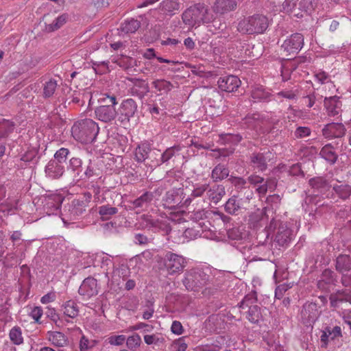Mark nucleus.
<instances>
[{
    "label": "nucleus",
    "instance_id": "obj_30",
    "mask_svg": "<svg viewBox=\"0 0 351 351\" xmlns=\"http://www.w3.org/2000/svg\"><path fill=\"white\" fill-rule=\"evenodd\" d=\"M141 26V23L136 19L125 20L121 23L120 29L125 34L134 33Z\"/></svg>",
    "mask_w": 351,
    "mask_h": 351
},
{
    "label": "nucleus",
    "instance_id": "obj_9",
    "mask_svg": "<svg viewBox=\"0 0 351 351\" xmlns=\"http://www.w3.org/2000/svg\"><path fill=\"white\" fill-rule=\"evenodd\" d=\"M273 154L269 150L263 152H254L250 156V165L258 171H263L267 168V162L271 160Z\"/></svg>",
    "mask_w": 351,
    "mask_h": 351
},
{
    "label": "nucleus",
    "instance_id": "obj_6",
    "mask_svg": "<svg viewBox=\"0 0 351 351\" xmlns=\"http://www.w3.org/2000/svg\"><path fill=\"white\" fill-rule=\"evenodd\" d=\"M304 45V37L301 34L295 33L286 39L281 46L285 56L297 54Z\"/></svg>",
    "mask_w": 351,
    "mask_h": 351
},
{
    "label": "nucleus",
    "instance_id": "obj_26",
    "mask_svg": "<svg viewBox=\"0 0 351 351\" xmlns=\"http://www.w3.org/2000/svg\"><path fill=\"white\" fill-rule=\"evenodd\" d=\"M229 172L228 168L225 165L219 163L213 169L211 178L214 182L221 181L228 178Z\"/></svg>",
    "mask_w": 351,
    "mask_h": 351
},
{
    "label": "nucleus",
    "instance_id": "obj_32",
    "mask_svg": "<svg viewBox=\"0 0 351 351\" xmlns=\"http://www.w3.org/2000/svg\"><path fill=\"white\" fill-rule=\"evenodd\" d=\"M148 157L146 160V165H148L151 168L156 167L160 165V152L156 149H152L148 153Z\"/></svg>",
    "mask_w": 351,
    "mask_h": 351
},
{
    "label": "nucleus",
    "instance_id": "obj_38",
    "mask_svg": "<svg viewBox=\"0 0 351 351\" xmlns=\"http://www.w3.org/2000/svg\"><path fill=\"white\" fill-rule=\"evenodd\" d=\"M165 202L172 207L180 206L182 203L181 195L177 191H169L165 195Z\"/></svg>",
    "mask_w": 351,
    "mask_h": 351
},
{
    "label": "nucleus",
    "instance_id": "obj_20",
    "mask_svg": "<svg viewBox=\"0 0 351 351\" xmlns=\"http://www.w3.org/2000/svg\"><path fill=\"white\" fill-rule=\"evenodd\" d=\"M341 101L337 96L326 97L324 99V106L329 116H335L341 112Z\"/></svg>",
    "mask_w": 351,
    "mask_h": 351
},
{
    "label": "nucleus",
    "instance_id": "obj_45",
    "mask_svg": "<svg viewBox=\"0 0 351 351\" xmlns=\"http://www.w3.org/2000/svg\"><path fill=\"white\" fill-rule=\"evenodd\" d=\"M333 190L341 199H346L351 195V186L348 184L335 185Z\"/></svg>",
    "mask_w": 351,
    "mask_h": 351
},
{
    "label": "nucleus",
    "instance_id": "obj_25",
    "mask_svg": "<svg viewBox=\"0 0 351 351\" xmlns=\"http://www.w3.org/2000/svg\"><path fill=\"white\" fill-rule=\"evenodd\" d=\"M225 194V187L221 184H214L207 191L209 199L215 204L218 203Z\"/></svg>",
    "mask_w": 351,
    "mask_h": 351
},
{
    "label": "nucleus",
    "instance_id": "obj_16",
    "mask_svg": "<svg viewBox=\"0 0 351 351\" xmlns=\"http://www.w3.org/2000/svg\"><path fill=\"white\" fill-rule=\"evenodd\" d=\"M45 172L47 177L51 179H59L64 173V165L50 160L45 167Z\"/></svg>",
    "mask_w": 351,
    "mask_h": 351
},
{
    "label": "nucleus",
    "instance_id": "obj_51",
    "mask_svg": "<svg viewBox=\"0 0 351 351\" xmlns=\"http://www.w3.org/2000/svg\"><path fill=\"white\" fill-rule=\"evenodd\" d=\"M10 340L16 345H20L23 343L21 330L19 327H14L10 332Z\"/></svg>",
    "mask_w": 351,
    "mask_h": 351
},
{
    "label": "nucleus",
    "instance_id": "obj_37",
    "mask_svg": "<svg viewBox=\"0 0 351 351\" xmlns=\"http://www.w3.org/2000/svg\"><path fill=\"white\" fill-rule=\"evenodd\" d=\"M160 9L166 14L173 15V11L180 9V5L174 0H165L160 3Z\"/></svg>",
    "mask_w": 351,
    "mask_h": 351
},
{
    "label": "nucleus",
    "instance_id": "obj_42",
    "mask_svg": "<svg viewBox=\"0 0 351 351\" xmlns=\"http://www.w3.org/2000/svg\"><path fill=\"white\" fill-rule=\"evenodd\" d=\"M141 224L144 228L160 229L162 228V222L158 219H154L149 216L143 215L142 217Z\"/></svg>",
    "mask_w": 351,
    "mask_h": 351
},
{
    "label": "nucleus",
    "instance_id": "obj_62",
    "mask_svg": "<svg viewBox=\"0 0 351 351\" xmlns=\"http://www.w3.org/2000/svg\"><path fill=\"white\" fill-rule=\"evenodd\" d=\"M310 134L311 130L308 127H298L294 132L295 136L298 138L308 136Z\"/></svg>",
    "mask_w": 351,
    "mask_h": 351
},
{
    "label": "nucleus",
    "instance_id": "obj_64",
    "mask_svg": "<svg viewBox=\"0 0 351 351\" xmlns=\"http://www.w3.org/2000/svg\"><path fill=\"white\" fill-rule=\"evenodd\" d=\"M290 288L288 285L282 284L278 285L275 290V296L276 298L280 299L281 298L284 293Z\"/></svg>",
    "mask_w": 351,
    "mask_h": 351
},
{
    "label": "nucleus",
    "instance_id": "obj_1",
    "mask_svg": "<svg viewBox=\"0 0 351 351\" xmlns=\"http://www.w3.org/2000/svg\"><path fill=\"white\" fill-rule=\"evenodd\" d=\"M99 131L98 124L90 119L77 121L71 128L73 137L82 143H90L95 141Z\"/></svg>",
    "mask_w": 351,
    "mask_h": 351
},
{
    "label": "nucleus",
    "instance_id": "obj_44",
    "mask_svg": "<svg viewBox=\"0 0 351 351\" xmlns=\"http://www.w3.org/2000/svg\"><path fill=\"white\" fill-rule=\"evenodd\" d=\"M205 225L204 222L196 223L192 228H188L185 230L184 234L186 238H189L191 239H194L197 237L201 235L200 230H199L200 228H203Z\"/></svg>",
    "mask_w": 351,
    "mask_h": 351
},
{
    "label": "nucleus",
    "instance_id": "obj_34",
    "mask_svg": "<svg viewBox=\"0 0 351 351\" xmlns=\"http://www.w3.org/2000/svg\"><path fill=\"white\" fill-rule=\"evenodd\" d=\"M154 199V194L152 192L147 191L144 193L141 196L136 199L132 204L134 208H143L147 207L149 203H150Z\"/></svg>",
    "mask_w": 351,
    "mask_h": 351
},
{
    "label": "nucleus",
    "instance_id": "obj_15",
    "mask_svg": "<svg viewBox=\"0 0 351 351\" xmlns=\"http://www.w3.org/2000/svg\"><path fill=\"white\" fill-rule=\"evenodd\" d=\"M268 217L264 210H258L252 213L249 217V226L254 230H258L265 227Z\"/></svg>",
    "mask_w": 351,
    "mask_h": 351
},
{
    "label": "nucleus",
    "instance_id": "obj_8",
    "mask_svg": "<svg viewBox=\"0 0 351 351\" xmlns=\"http://www.w3.org/2000/svg\"><path fill=\"white\" fill-rule=\"evenodd\" d=\"M319 310L317 304L306 302L301 310V321L306 326H312L319 316Z\"/></svg>",
    "mask_w": 351,
    "mask_h": 351
},
{
    "label": "nucleus",
    "instance_id": "obj_7",
    "mask_svg": "<svg viewBox=\"0 0 351 351\" xmlns=\"http://www.w3.org/2000/svg\"><path fill=\"white\" fill-rule=\"evenodd\" d=\"M186 259L180 255L167 252L165 256V266L169 274H174L182 271L186 267Z\"/></svg>",
    "mask_w": 351,
    "mask_h": 351
},
{
    "label": "nucleus",
    "instance_id": "obj_41",
    "mask_svg": "<svg viewBox=\"0 0 351 351\" xmlns=\"http://www.w3.org/2000/svg\"><path fill=\"white\" fill-rule=\"evenodd\" d=\"M241 208L239 201L237 197H230L225 204L226 211L230 215H236L237 212Z\"/></svg>",
    "mask_w": 351,
    "mask_h": 351
},
{
    "label": "nucleus",
    "instance_id": "obj_24",
    "mask_svg": "<svg viewBox=\"0 0 351 351\" xmlns=\"http://www.w3.org/2000/svg\"><path fill=\"white\" fill-rule=\"evenodd\" d=\"M134 86L131 88V94L142 99L149 90L148 84L140 79H133Z\"/></svg>",
    "mask_w": 351,
    "mask_h": 351
},
{
    "label": "nucleus",
    "instance_id": "obj_59",
    "mask_svg": "<svg viewBox=\"0 0 351 351\" xmlns=\"http://www.w3.org/2000/svg\"><path fill=\"white\" fill-rule=\"evenodd\" d=\"M278 223V222L273 218L271 220L269 225L268 226L265 225L264 228L262 229L261 233H263L264 236H265V239L269 237L270 232L274 231V230L277 227Z\"/></svg>",
    "mask_w": 351,
    "mask_h": 351
},
{
    "label": "nucleus",
    "instance_id": "obj_23",
    "mask_svg": "<svg viewBox=\"0 0 351 351\" xmlns=\"http://www.w3.org/2000/svg\"><path fill=\"white\" fill-rule=\"evenodd\" d=\"M88 99H89L88 93L74 90L70 95L67 96L64 104L66 106V104L70 105L74 104L82 106Z\"/></svg>",
    "mask_w": 351,
    "mask_h": 351
},
{
    "label": "nucleus",
    "instance_id": "obj_17",
    "mask_svg": "<svg viewBox=\"0 0 351 351\" xmlns=\"http://www.w3.org/2000/svg\"><path fill=\"white\" fill-rule=\"evenodd\" d=\"M78 292L80 295L90 298L97 294V280L88 277L86 278L79 288Z\"/></svg>",
    "mask_w": 351,
    "mask_h": 351
},
{
    "label": "nucleus",
    "instance_id": "obj_13",
    "mask_svg": "<svg viewBox=\"0 0 351 351\" xmlns=\"http://www.w3.org/2000/svg\"><path fill=\"white\" fill-rule=\"evenodd\" d=\"M237 7V0H216L212 5V10L221 16L236 10Z\"/></svg>",
    "mask_w": 351,
    "mask_h": 351
},
{
    "label": "nucleus",
    "instance_id": "obj_63",
    "mask_svg": "<svg viewBox=\"0 0 351 351\" xmlns=\"http://www.w3.org/2000/svg\"><path fill=\"white\" fill-rule=\"evenodd\" d=\"M208 188V184H201L193 190L191 196L193 197H201L204 193L207 191Z\"/></svg>",
    "mask_w": 351,
    "mask_h": 351
},
{
    "label": "nucleus",
    "instance_id": "obj_49",
    "mask_svg": "<svg viewBox=\"0 0 351 351\" xmlns=\"http://www.w3.org/2000/svg\"><path fill=\"white\" fill-rule=\"evenodd\" d=\"M144 341L147 345H160L164 343L165 338L161 334L146 335Z\"/></svg>",
    "mask_w": 351,
    "mask_h": 351
},
{
    "label": "nucleus",
    "instance_id": "obj_27",
    "mask_svg": "<svg viewBox=\"0 0 351 351\" xmlns=\"http://www.w3.org/2000/svg\"><path fill=\"white\" fill-rule=\"evenodd\" d=\"M309 185L320 193H324L329 189L328 182L324 177H315L309 180Z\"/></svg>",
    "mask_w": 351,
    "mask_h": 351
},
{
    "label": "nucleus",
    "instance_id": "obj_47",
    "mask_svg": "<svg viewBox=\"0 0 351 351\" xmlns=\"http://www.w3.org/2000/svg\"><path fill=\"white\" fill-rule=\"evenodd\" d=\"M14 128L13 122L4 119L0 123V138L7 137L13 131Z\"/></svg>",
    "mask_w": 351,
    "mask_h": 351
},
{
    "label": "nucleus",
    "instance_id": "obj_60",
    "mask_svg": "<svg viewBox=\"0 0 351 351\" xmlns=\"http://www.w3.org/2000/svg\"><path fill=\"white\" fill-rule=\"evenodd\" d=\"M322 281L326 284H330L333 282V271L329 269H325L322 274V280L319 281L318 285H320Z\"/></svg>",
    "mask_w": 351,
    "mask_h": 351
},
{
    "label": "nucleus",
    "instance_id": "obj_39",
    "mask_svg": "<svg viewBox=\"0 0 351 351\" xmlns=\"http://www.w3.org/2000/svg\"><path fill=\"white\" fill-rule=\"evenodd\" d=\"M98 213L103 220H108L111 216L118 213V209L116 207H112L107 204L99 206Z\"/></svg>",
    "mask_w": 351,
    "mask_h": 351
},
{
    "label": "nucleus",
    "instance_id": "obj_53",
    "mask_svg": "<svg viewBox=\"0 0 351 351\" xmlns=\"http://www.w3.org/2000/svg\"><path fill=\"white\" fill-rule=\"evenodd\" d=\"M327 329H329V338L330 342H333L336 344L335 341H339V339L342 337L341 334V328L339 326H335L333 327L326 326Z\"/></svg>",
    "mask_w": 351,
    "mask_h": 351
},
{
    "label": "nucleus",
    "instance_id": "obj_10",
    "mask_svg": "<svg viewBox=\"0 0 351 351\" xmlns=\"http://www.w3.org/2000/svg\"><path fill=\"white\" fill-rule=\"evenodd\" d=\"M96 118L104 123H112L117 116V112L113 105H101L95 110Z\"/></svg>",
    "mask_w": 351,
    "mask_h": 351
},
{
    "label": "nucleus",
    "instance_id": "obj_56",
    "mask_svg": "<svg viewBox=\"0 0 351 351\" xmlns=\"http://www.w3.org/2000/svg\"><path fill=\"white\" fill-rule=\"evenodd\" d=\"M256 300L257 298L256 296V292L247 294L241 302L239 306L243 309L247 306H250V305H254V303H255Z\"/></svg>",
    "mask_w": 351,
    "mask_h": 351
},
{
    "label": "nucleus",
    "instance_id": "obj_54",
    "mask_svg": "<svg viewBox=\"0 0 351 351\" xmlns=\"http://www.w3.org/2000/svg\"><path fill=\"white\" fill-rule=\"evenodd\" d=\"M153 85L158 90H165L169 91L171 90L173 85L172 84L165 80H157L153 82Z\"/></svg>",
    "mask_w": 351,
    "mask_h": 351
},
{
    "label": "nucleus",
    "instance_id": "obj_21",
    "mask_svg": "<svg viewBox=\"0 0 351 351\" xmlns=\"http://www.w3.org/2000/svg\"><path fill=\"white\" fill-rule=\"evenodd\" d=\"M291 230L285 223H280L278 227L275 241L280 246H285L291 239Z\"/></svg>",
    "mask_w": 351,
    "mask_h": 351
},
{
    "label": "nucleus",
    "instance_id": "obj_11",
    "mask_svg": "<svg viewBox=\"0 0 351 351\" xmlns=\"http://www.w3.org/2000/svg\"><path fill=\"white\" fill-rule=\"evenodd\" d=\"M311 5L309 0H285L282 3V8L286 12H293L295 16L301 15L298 11L307 12Z\"/></svg>",
    "mask_w": 351,
    "mask_h": 351
},
{
    "label": "nucleus",
    "instance_id": "obj_3",
    "mask_svg": "<svg viewBox=\"0 0 351 351\" xmlns=\"http://www.w3.org/2000/svg\"><path fill=\"white\" fill-rule=\"evenodd\" d=\"M268 26V18L263 14H256L240 21L237 29L243 34H263Z\"/></svg>",
    "mask_w": 351,
    "mask_h": 351
},
{
    "label": "nucleus",
    "instance_id": "obj_40",
    "mask_svg": "<svg viewBox=\"0 0 351 351\" xmlns=\"http://www.w3.org/2000/svg\"><path fill=\"white\" fill-rule=\"evenodd\" d=\"M83 169L82 160L77 156H71L69 159V164L67 166L68 171H71L75 175H77L78 172Z\"/></svg>",
    "mask_w": 351,
    "mask_h": 351
},
{
    "label": "nucleus",
    "instance_id": "obj_29",
    "mask_svg": "<svg viewBox=\"0 0 351 351\" xmlns=\"http://www.w3.org/2000/svg\"><path fill=\"white\" fill-rule=\"evenodd\" d=\"M48 339L54 346L58 347H63L68 343L67 337L61 332H48Z\"/></svg>",
    "mask_w": 351,
    "mask_h": 351
},
{
    "label": "nucleus",
    "instance_id": "obj_58",
    "mask_svg": "<svg viewBox=\"0 0 351 351\" xmlns=\"http://www.w3.org/2000/svg\"><path fill=\"white\" fill-rule=\"evenodd\" d=\"M288 173L290 176L304 177V173L300 163H296L289 167Z\"/></svg>",
    "mask_w": 351,
    "mask_h": 351
},
{
    "label": "nucleus",
    "instance_id": "obj_55",
    "mask_svg": "<svg viewBox=\"0 0 351 351\" xmlns=\"http://www.w3.org/2000/svg\"><path fill=\"white\" fill-rule=\"evenodd\" d=\"M141 343V337L138 334H136L128 338L126 345L130 350H135L140 346Z\"/></svg>",
    "mask_w": 351,
    "mask_h": 351
},
{
    "label": "nucleus",
    "instance_id": "obj_14",
    "mask_svg": "<svg viewBox=\"0 0 351 351\" xmlns=\"http://www.w3.org/2000/svg\"><path fill=\"white\" fill-rule=\"evenodd\" d=\"M346 128L341 123H330L322 129V134L325 138H341L344 136Z\"/></svg>",
    "mask_w": 351,
    "mask_h": 351
},
{
    "label": "nucleus",
    "instance_id": "obj_36",
    "mask_svg": "<svg viewBox=\"0 0 351 351\" xmlns=\"http://www.w3.org/2000/svg\"><path fill=\"white\" fill-rule=\"evenodd\" d=\"M150 148L151 147L147 143H143L141 145H138L135 151V158L136 161L138 162H146Z\"/></svg>",
    "mask_w": 351,
    "mask_h": 351
},
{
    "label": "nucleus",
    "instance_id": "obj_2",
    "mask_svg": "<svg viewBox=\"0 0 351 351\" xmlns=\"http://www.w3.org/2000/svg\"><path fill=\"white\" fill-rule=\"evenodd\" d=\"M185 25L193 27L200 23H209L213 21V14L204 3H197L186 9L182 15Z\"/></svg>",
    "mask_w": 351,
    "mask_h": 351
},
{
    "label": "nucleus",
    "instance_id": "obj_52",
    "mask_svg": "<svg viewBox=\"0 0 351 351\" xmlns=\"http://www.w3.org/2000/svg\"><path fill=\"white\" fill-rule=\"evenodd\" d=\"M69 155V150L66 148L62 147L56 151L54 154V158L52 160H56V162L63 165Z\"/></svg>",
    "mask_w": 351,
    "mask_h": 351
},
{
    "label": "nucleus",
    "instance_id": "obj_43",
    "mask_svg": "<svg viewBox=\"0 0 351 351\" xmlns=\"http://www.w3.org/2000/svg\"><path fill=\"white\" fill-rule=\"evenodd\" d=\"M180 149L179 145H174L167 148L162 154L160 153V165L167 162L176 155V153L180 152Z\"/></svg>",
    "mask_w": 351,
    "mask_h": 351
},
{
    "label": "nucleus",
    "instance_id": "obj_57",
    "mask_svg": "<svg viewBox=\"0 0 351 351\" xmlns=\"http://www.w3.org/2000/svg\"><path fill=\"white\" fill-rule=\"evenodd\" d=\"M227 235L230 239L241 240L243 238L244 233L239 228H232L227 230Z\"/></svg>",
    "mask_w": 351,
    "mask_h": 351
},
{
    "label": "nucleus",
    "instance_id": "obj_19",
    "mask_svg": "<svg viewBox=\"0 0 351 351\" xmlns=\"http://www.w3.org/2000/svg\"><path fill=\"white\" fill-rule=\"evenodd\" d=\"M120 111L121 116L124 117L123 121L125 120L129 121L137 111V104L132 99H125L121 104Z\"/></svg>",
    "mask_w": 351,
    "mask_h": 351
},
{
    "label": "nucleus",
    "instance_id": "obj_48",
    "mask_svg": "<svg viewBox=\"0 0 351 351\" xmlns=\"http://www.w3.org/2000/svg\"><path fill=\"white\" fill-rule=\"evenodd\" d=\"M57 88V82L55 80H49L43 87V96L45 98L51 97L55 93Z\"/></svg>",
    "mask_w": 351,
    "mask_h": 351
},
{
    "label": "nucleus",
    "instance_id": "obj_46",
    "mask_svg": "<svg viewBox=\"0 0 351 351\" xmlns=\"http://www.w3.org/2000/svg\"><path fill=\"white\" fill-rule=\"evenodd\" d=\"M251 95L254 102L269 101L270 94L265 92L261 88H257L253 90Z\"/></svg>",
    "mask_w": 351,
    "mask_h": 351
},
{
    "label": "nucleus",
    "instance_id": "obj_22",
    "mask_svg": "<svg viewBox=\"0 0 351 351\" xmlns=\"http://www.w3.org/2000/svg\"><path fill=\"white\" fill-rule=\"evenodd\" d=\"M329 300L332 307H337L339 302H348L351 304V293L348 289L338 290L330 295Z\"/></svg>",
    "mask_w": 351,
    "mask_h": 351
},
{
    "label": "nucleus",
    "instance_id": "obj_31",
    "mask_svg": "<svg viewBox=\"0 0 351 351\" xmlns=\"http://www.w3.org/2000/svg\"><path fill=\"white\" fill-rule=\"evenodd\" d=\"M248 311L247 312L246 317L247 319L254 324H256L262 317V313L261 311V308L256 305H250L247 306Z\"/></svg>",
    "mask_w": 351,
    "mask_h": 351
},
{
    "label": "nucleus",
    "instance_id": "obj_50",
    "mask_svg": "<svg viewBox=\"0 0 351 351\" xmlns=\"http://www.w3.org/2000/svg\"><path fill=\"white\" fill-rule=\"evenodd\" d=\"M85 210V206L83 201H73L71 208L70 209L71 215L73 216H80L82 215Z\"/></svg>",
    "mask_w": 351,
    "mask_h": 351
},
{
    "label": "nucleus",
    "instance_id": "obj_28",
    "mask_svg": "<svg viewBox=\"0 0 351 351\" xmlns=\"http://www.w3.org/2000/svg\"><path fill=\"white\" fill-rule=\"evenodd\" d=\"M319 155L330 164H335L338 158V155L334 151V147L331 144L324 146L319 152Z\"/></svg>",
    "mask_w": 351,
    "mask_h": 351
},
{
    "label": "nucleus",
    "instance_id": "obj_5",
    "mask_svg": "<svg viewBox=\"0 0 351 351\" xmlns=\"http://www.w3.org/2000/svg\"><path fill=\"white\" fill-rule=\"evenodd\" d=\"M335 269L341 275L342 285L351 287V256L339 254L335 259Z\"/></svg>",
    "mask_w": 351,
    "mask_h": 351
},
{
    "label": "nucleus",
    "instance_id": "obj_35",
    "mask_svg": "<svg viewBox=\"0 0 351 351\" xmlns=\"http://www.w3.org/2000/svg\"><path fill=\"white\" fill-rule=\"evenodd\" d=\"M64 314L71 318H75L78 315L79 308L76 302L73 300L66 301L63 305Z\"/></svg>",
    "mask_w": 351,
    "mask_h": 351
},
{
    "label": "nucleus",
    "instance_id": "obj_61",
    "mask_svg": "<svg viewBox=\"0 0 351 351\" xmlns=\"http://www.w3.org/2000/svg\"><path fill=\"white\" fill-rule=\"evenodd\" d=\"M322 335L320 336V343L322 348H326L328 343L330 342L329 338V329H327L326 327L323 330H322Z\"/></svg>",
    "mask_w": 351,
    "mask_h": 351
},
{
    "label": "nucleus",
    "instance_id": "obj_4",
    "mask_svg": "<svg viewBox=\"0 0 351 351\" xmlns=\"http://www.w3.org/2000/svg\"><path fill=\"white\" fill-rule=\"evenodd\" d=\"M210 276L200 270H191L185 274L182 280L183 285L188 291H199L204 286L208 285Z\"/></svg>",
    "mask_w": 351,
    "mask_h": 351
},
{
    "label": "nucleus",
    "instance_id": "obj_18",
    "mask_svg": "<svg viewBox=\"0 0 351 351\" xmlns=\"http://www.w3.org/2000/svg\"><path fill=\"white\" fill-rule=\"evenodd\" d=\"M50 16V14H47L43 16V20L45 21V30L48 32H52L60 29L66 23L69 18L67 14H63L56 18L51 23H49Z\"/></svg>",
    "mask_w": 351,
    "mask_h": 351
},
{
    "label": "nucleus",
    "instance_id": "obj_12",
    "mask_svg": "<svg viewBox=\"0 0 351 351\" xmlns=\"http://www.w3.org/2000/svg\"><path fill=\"white\" fill-rule=\"evenodd\" d=\"M217 84L222 91L230 93L237 90L241 85V80L235 75H228L219 77Z\"/></svg>",
    "mask_w": 351,
    "mask_h": 351
},
{
    "label": "nucleus",
    "instance_id": "obj_33",
    "mask_svg": "<svg viewBox=\"0 0 351 351\" xmlns=\"http://www.w3.org/2000/svg\"><path fill=\"white\" fill-rule=\"evenodd\" d=\"M95 175H96L95 169L92 162L90 161L86 167H83V169L80 170V172H78L77 175L75 176V178H76L77 180H86Z\"/></svg>",
    "mask_w": 351,
    "mask_h": 351
}]
</instances>
